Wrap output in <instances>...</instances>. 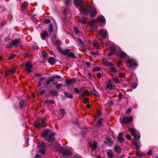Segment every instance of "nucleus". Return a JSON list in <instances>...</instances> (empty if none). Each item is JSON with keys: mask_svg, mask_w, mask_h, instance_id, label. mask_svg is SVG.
<instances>
[{"mask_svg": "<svg viewBox=\"0 0 158 158\" xmlns=\"http://www.w3.org/2000/svg\"><path fill=\"white\" fill-rule=\"evenodd\" d=\"M51 131L49 129H46L44 130L41 135L43 138L47 137L45 140L48 142H50V145L53 146L54 144L53 141L55 139V136L56 133L55 132L50 133Z\"/></svg>", "mask_w": 158, "mask_h": 158, "instance_id": "f257e3e1", "label": "nucleus"}, {"mask_svg": "<svg viewBox=\"0 0 158 158\" xmlns=\"http://www.w3.org/2000/svg\"><path fill=\"white\" fill-rule=\"evenodd\" d=\"M82 13L83 14H89L90 17L92 18L95 17L97 14L95 7L89 4L86 5L85 9L82 11Z\"/></svg>", "mask_w": 158, "mask_h": 158, "instance_id": "f03ea898", "label": "nucleus"}, {"mask_svg": "<svg viewBox=\"0 0 158 158\" xmlns=\"http://www.w3.org/2000/svg\"><path fill=\"white\" fill-rule=\"evenodd\" d=\"M128 130L129 131L131 132L132 135L134 136V138L135 139V141L134 142V144L136 147V149H137L139 148L138 145V140L137 139V135L139 134L137 131L135 129L129 128H128Z\"/></svg>", "mask_w": 158, "mask_h": 158, "instance_id": "7ed1b4c3", "label": "nucleus"}, {"mask_svg": "<svg viewBox=\"0 0 158 158\" xmlns=\"http://www.w3.org/2000/svg\"><path fill=\"white\" fill-rule=\"evenodd\" d=\"M46 120L45 117H44L41 119V122L40 121H36L33 123V126L36 128H38L40 127H45L47 126V125L45 124V122Z\"/></svg>", "mask_w": 158, "mask_h": 158, "instance_id": "20e7f679", "label": "nucleus"}, {"mask_svg": "<svg viewBox=\"0 0 158 158\" xmlns=\"http://www.w3.org/2000/svg\"><path fill=\"white\" fill-rule=\"evenodd\" d=\"M85 1V0H74V5L76 7L81 9L83 11L86 7V5L85 6L83 3Z\"/></svg>", "mask_w": 158, "mask_h": 158, "instance_id": "39448f33", "label": "nucleus"}, {"mask_svg": "<svg viewBox=\"0 0 158 158\" xmlns=\"http://www.w3.org/2000/svg\"><path fill=\"white\" fill-rule=\"evenodd\" d=\"M127 63V66L130 68H135L138 66L137 61L134 60H128Z\"/></svg>", "mask_w": 158, "mask_h": 158, "instance_id": "423d86ee", "label": "nucleus"}, {"mask_svg": "<svg viewBox=\"0 0 158 158\" xmlns=\"http://www.w3.org/2000/svg\"><path fill=\"white\" fill-rule=\"evenodd\" d=\"M70 50L69 49H67L64 50V52L63 53V55L65 56L67 55V58H76V56L72 52H70Z\"/></svg>", "mask_w": 158, "mask_h": 158, "instance_id": "0eeeda50", "label": "nucleus"}, {"mask_svg": "<svg viewBox=\"0 0 158 158\" xmlns=\"http://www.w3.org/2000/svg\"><path fill=\"white\" fill-rule=\"evenodd\" d=\"M21 43V41L20 39H15L12 42H10L9 44L6 46V48H11L12 46H15L16 45Z\"/></svg>", "mask_w": 158, "mask_h": 158, "instance_id": "6e6552de", "label": "nucleus"}, {"mask_svg": "<svg viewBox=\"0 0 158 158\" xmlns=\"http://www.w3.org/2000/svg\"><path fill=\"white\" fill-rule=\"evenodd\" d=\"M25 67V70L28 73H30L31 72V69L32 68V66L29 60L26 62Z\"/></svg>", "mask_w": 158, "mask_h": 158, "instance_id": "1a4fd4ad", "label": "nucleus"}, {"mask_svg": "<svg viewBox=\"0 0 158 158\" xmlns=\"http://www.w3.org/2000/svg\"><path fill=\"white\" fill-rule=\"evenodd\" d=\"M132 119V117L131 116L124 117L123 118L122 122L124 124H127L128 126H130V124L129 123L131 121Z\"/></svg>", "mask_w": 158, "mask_h": 158, "instance_id": "9d476101", "label": "nucleus"}, {"mask_svg": "<svg viewBox=\"0 0 158 158\" xmlns=\"http://www.w3.org/2000/svg\"><path fill=\"white\" fill-rule=\"evenodd\" d=\"M71 151L69 149H65L62 154L63 156L64 157H69L72 155Z\"/></svg>", "mask_w": 158, "mask_h": 158, "instance_id": "9b49d317", "label": "nucleus"}, {"mask_svg": "<svg viewBox=\"0 0 158 158\" xmlns=\"http://www.w3.org/2000/svg\"><path fill=\"white\" fill-rule=\"evenodd\" d=\"M61 44L62 43L60 41H58L57 42L55 45L56 46V49L57 51L63 54V53L64 52V50H63L60 46Z\"/></svg>", "mask_w": 158, "mask_h": 158, "instance_id": "f8f14e48", "label": "nucleus"}, {"mask_svg": "<svg viewBox=\"0 0 158 158\" xmlns=\"http://www.w3.org/2000/svg\"><path fill=\"white\" fill-rule=\"evenodd\" d=\"M97 143L95 141L90 142L89 145L91 148L92 151L95 150L97 148Z\"/></svg>", "mask_w": 158, "mask_h": 158, "instance_id": "ddd939ff", "label": "nucleus"}, {"mask_svg": "<svg viewBox=\"0 0 158 158\" xmlns=\"http://www.w3.org/2000/svg\"><path fill=\"white\" fill-rule=\"evenodd\" d=\"M56 78H57L58 79V80L59 81L60 80V79H62V77H61L59 75H54V76H52L48 77V79H50L51 82L55 81Z\"/></svg>", "mask_w": 158, "mask_h": 158, "instance_id": "4468645a", "label": "nucleus"}, {"mask_svg": "<svg viewBox=\"0 0 158 158\" xmlns=\"http://www.w3.org/2000/svg\"><path fill=\"white\" fill-rule=\"evenodd\" d=\"M99 33L101 36L103 38H106V36L108 34L106 30L105 29H100L99 31Z\"/></svg>", "mask_w": 158, "mask_h": 158, "instance_id": "2eb2a0df", "label": "nucleus"}, {"mask_svg": "<svg viewBox=\"0 0 158 158\" xmlns=\"http://www.w3.org/2000/svg\"><path fill=\"white\" fill-rule=\"evenodd\" d=\"M97 19L98 22H101L103 23V24L102 25L105 24V19L104 17L102 15H101L100 17H97Z\"/></svg>", "mask_w": 158, "mask_h": 158, "instance_id": "dca6fc26", "label": "nucleus"}, {"mask_svg": "<svg viewBox=\"0 0 158 158\" xmlns=\"http://www.w3.org/2000/svg\"><path fill=\"white\" fill-rule=\"evenodd\" d=\"M105 143L109 146H111L113 144L114 141L111 138H107Z\"/></svg>", "mask_w": 158, "mask_h": 158, "instance_id": "f3484780", "label": "nucleus"}, {"mask_svg": "<svg viewBox=\"0 0 158 158\" xmlns=\"http://www.w3.org/2000/svg\"><path fill=\"white\" fill-rule=\"evenodd\" d=\"M56 150L59 153H61L62 154L65 149L64 148L61 146H57L56 147Z\"/></svg>", "mask_w": 158, "mask_h": 158, "instance_id": "a211bd4d", "label": "nucleus"}, {"mask_svg": "<svg viewBox=\"0 0 158 158\" xmlns=\"http://www.w3.org/2000/svg\"><path fill=\"white\" fill-rule=\"evenodd\" d=\"M19 105L20 109H23L24 107H26V103L25 102V100H23V99L20 100L19 102Z\"/></svg>", "mask_w": 158, "mask_h": 158, "instance_id": "6ab92c4d", "label": "nucleus"}, {"mask_svg": "<svg viewBox=\"0 0 158 158\" xmlns=\"http://www.w3.org/2000/svg\"><path fill=\"white\" fill-rule=\"evenodd\" d=\"M123 134L122 133H119L117 137V140L120 143H122L124 141V139L123 137Z\"/></svg>", "mask_w": 158, "mask_h": 158, "instance_id": "aec40b11", "label": "nucleus"}, {"mask_svg": "<svg viewBox=\"0 0 158 158\" xmlns=\"http://www.w3.org/2000/svg\"><path fill=\"white\" fill-rule=\"evenodd\" d=\"M56 61V59L53 57H50L48 59V63L52 65L55 64Z\"/></svg>", "mask_w": 158, "mask_h": 158, "instance_id": "412c9836", "label": "nucleus"}, {"mask_svg": "<svg viewBox=\"0 0 158 158\" xmlns=\"http://www.w3.org/2000/svg\"><path fill=\"white\" fill-rule=\"evenodd\" d=\"M48 36V33L46 31H44L42 33V35L41 36V38L43 40H44L45 39L47 38Z\"/></svg>", "mask_w": 158, "mask_h": 158, "instance_id": "4be33fe9", "label": "nucleus"}, {"mask_svg": "<svg viewBox=\"0 0 158 158\" xmlns=\"http://www.w3.org/2000/svg\"><path fill=\"white\" fill-rule=\"evenodd\" d=\"M103 64L106 65L113 66V64L111 62H109L107 60H105L102 58V59Z\"/></svg>", "mask_w": 158, "mask_h": 158, "instance_id": "5701e85b", "label": "nucleus"}, {"mask_svg": "<svg viewBox=\"0 0 158 158\" xmlns=\"http://www.w3.org/2000/svg\"><path fill=\"white\" fill-rule=\"evenodd\" d=\"M121 148L118 146L116 145L114 148V150L115 152L116 153H119L121 152Z\"/></svg>", "mask_w": 158, "mask_h": 158, "instance_id": "b1692460", "label": "nucleus"}, {"mask_svg": "<svg viewBox=\"0 0 158 158\" xmlns=\"http://www.w3.org/2000/svg\"><path fill=\"white\" fill-rule=\"evenodd\" d=\"M75 80L74 79H70L68 80H66V83L67 85H70L72 84H75Z\"/></svg>", "mask_w": 158, "mask_h": 158, "instance_id": "393cba45", "label": "nucleus"}, {"mask_svg": "<svg viewBox=\"0 0 158 158\" xmlns=\"http://www.w3.org/2000/svg\"><path fill=\"white\" fill-rule=\"evenodd\" d=\"M49 94H51L54 96H57L58 95V93L56 90H51L49 92Z\"/></svg>", "mask_w": 158, "mask_h": 158, "instance_id": "a878e982", "label": "nucleus"}, {"mask_svg": "<svg viewBox=\"0 0 158 158\" xmlns=\"http://www.w3.org/2000/svg\"><path fill=\"white\" fill-rule=\"evenodd\" d=\"M64 96L66 98H72L73 97V95L71 93H69L67 92H64Z\"/></svg>", "mask_w": 158, "mask_h": 158, "instance_id": "bb28decb", "label": "nucleus"}, {"mask_svg": "<svg viewBox=\"0 0 158 158\" xmlns=\"http://www.w3.org/2000/svg\"><path fill=\"white\" fill-rule=\"evenodd\" d=\"M89 94L88 91L87 90H85L84 91L83 93L81 94V96L82 97L85 96H89Z\"/></svg>", "mask_w": 158, "mask_h": 158, "instance_id": "cd10ccee", "label": "nucleus"}, {"mask_svg": "<svg viewBox=\"0 0 158 158\" xmlns=\"http://www.w3.org/2000/svg\"><path fill=\"white\" fill-rule=\"evenodd\" d=\"M126 54L124 52L122 51L119 54V57L122 59L123 58L126 57Z\"/></svg>", "mask_w": 158, "mask_h": 158, "instance_id": "c85d7f7f", "label": "nucleus"}, {"mask_svg": "<svg viewBox=\"0 0 158 158\" xmlns=\"http://www.w3.org/2000/svg\"><path fill=\"white\" fill-rule=\"evenodd\" d=\"M106 88L110 90H112L113 89H115L114 88V86L113 85H111L110 84H106Z\"/></svg>", "mask_w": 158, "mask_h": 158, "instance_id": "c756f323", "label": "nucleus"}, {"mask_svg": "<svg viewBox=\"0 0 158 158\" xmlns=\"http://www.w3.org/2000/svg\"><path fill=\"white\" fill-rule=\"evenodd\" d=\"M67 13L66 11L64 12L63 14V17L61 19L63 22L65 21L66 19Z\"/></svg>", "mask_w": 158, "mask_h": 158, "instance_id": "7c9ffc66", "label": "nucleus"}, {"mask_svg": "<svg viewBox=\"0 0 158 158\" xmlns=\"http://www.w3.org/2000/svg\"><path fill=\"white\" fill-rule=\"evenodd\" d=\"M111 80L113 81H114L115 83L121 84V82L118 80V78L116 77H112Z\"/></svg>", "mask_w": 158, "mask_h": 158, "instance_id": "2f4dec72", "label": "nucleus"}, {"mask_svg": "<svg viewBox=\"0 0 158 158\" xmlns=\"http://www.w3.org/2000/svg\"><path fill=\"white\" fill-rule=\"evenodd\" d=\"M49 30L51 34L52 33L53 30V26L52 24L51 23L49 25Z\"/></svg>", "mask_w": 158, "mask_h": 158, "instance_id": "473e14b6", "label": "nucleus"}, {"mask_svg": "<svg viewBox=\"0 0 158 158\" xmlns=\"http://www.w3.org/2000/svg\"><path fill=\"white\" fill-rule=\"evenodd\" d=\"M46 146V145L44 142L41 143V144L39 145V147L41 148V149L45 148Z\"/></svg>", "mask_w": 158, "mask_h": 158, "instance_id": "72a5a7b5", "label": "nucleus"}, {"mask_svg": "<svg viewBox=\"0 0 158 158\" xmlns=\"http://www.w3.org/2000/svg\"><path fill=\"white\" fill-rule=\"evenodd\" d=\"M110 52L114 54L116 52V50L115 48L113 47H110Z\"/></svg>", "mask_w": 158, "mask_h": 158, "instance_id": "f704fd0d", "label": "nucleus"}, {"mask_svg": "<svg viewBox=\"0 0 158 158\" xmlns=\"http://www.w3.org/2000/svg\"><path fill=\"white\" fill-rule=\"evenodd\" d=\"M51 82V81L50 79H49L45 83H43V86H47L48 85H49L50 82Z\"/></svg>", "mask_w": 158, "mask_h": 158, "instance_id": "c9c22d12", "label": "nucleus"}, {"mask_svg": "<svg viewBox=\"0 0 158 158\" xmlns=\"http://www.w3.org/2000/svg\"><path fill=\"white\" fill-rule=\"evenodd\" d=\"M54 85H56V88L58 89H60L62 86H63V85L62 84H57L56 83H54L53 84Z\"/></svg>", "mask_w": 158, "mask_h": 158, "instance_id": "e433bc0d", "label": "nucleus"}, {"mask_svg": "<svg viewBox=\"0 0 158 158\" xmlns=\"http://www.w3.org/2000/svg\"><path fill=\"white\" fill-rule=\"evenodd\" d=\"M112 152L109 151L107 153V154L108 156V158H112L113 156L112 154Z\"/></svg>", "mask_w": 158, "mask_h": 158, "instance_id": "4c0bfd02", "label": "nucleus"}, {"mask_svg": "<svg viewBox=\"0 0 158 158\" xmlns=\"http://www.w3.org/2000/svg\"><path fill=\"white\" fill-rule=\"evenodd\" d=\"M110 70L114 73L117 72V70L115 68L113 67H111L110 68Z\"/></svg>", "mask_w": 158, "mask_h": 158, "instance_id": "58836bf2", "label": "nucleus"}, {"mask_svg": "<svg viewBox=\"0 0 158 158\" xmlns=\"http://www.w3.org/2000/svg\"><path fill=\"white\" fill-rule=\"evenodd\" d=\"M48 56V54L46 51H45L42 54V56L44 58H46Z\"/></svg>", "mask_w": 158, "mask_h": 158, "instance_id": "ea45409f", "label": "nucleus"}, {"mask_svg": "<svg viewBox=\"0 0 158 158\" xmlns=\"http://www.w3.org/2000/svg\"><path fill=\"white\" fill-rule=\"evenodd\" d=\"M71 0H66L65 2V5L66 6H68L70 3Z\"/></svg>", "mask_w": 158, "mask_h": 158, "instance_id": "a19ab883", "label": "nucleus"}, {"mask_svg": "<svg viewBox=\"0 0 158 158\" xmlns=\"http://www.w3.org/2000/svg\"><path fill=\"white\" fill-rule=\"evenodd\" d=\"M51 22V20L50 19H46L44 20V21L43 22V23L47 24V23H50Z\"/></svg>", "mask_w": 158, "mask_h": 158, "instance_id": "79ce46f5", "label": "nucleus"}, {"mask_svg": "<svg viewBox=\"0 0 158 158\" xmlns=\"http://www.w3.org/2000/svg\"><path fill=\"white\" fill-rule=\"evenodd\" d=\"M89 99L88 98H84L83 100V102L85 104L87 103L88 102Z\"/></svg>", "mask_w": 158, "mask_h": 158, "instance_id": "37998d69", "label": "nucleus"}, {"mask_svg": "<svg viewBox=\"0 0 158 158\" xmlns=\"http://www.w3.org/2000/svg\"><path fill=\"white\" fill-rule=\"evenodd\" d=\"M101 67H96L93 69V71H99L101 69Z\"/></svg>", "mask_w": 158, "mask_h": 158, "instance_id": "c03bdc74", "label": "nucleus"}, {"mask_svg": "<svg viewBox=\"0 0 158 158\" xmlns=\"http://www.w3.org/2000/svg\"><path fill=\"white\" fill-rule=\"evenodd\" d=\"M15 55H14L13 54H11L10 55V56H9V57L8 58V60H10L15 57Z\"/></svg>", "mask_w": 158, "mask_h": 158, "instance_id": "a18cd8bd", "label": "nucleus"}, {"mask_svg": "<svg viewBox=\"0 0 158 158\" xmlns=\"http://www.w3.org/2000/svg\"><path fill=\"white\" fill-rule=\"evenodd\" d=\"M102 118H100L99 119V120L97 122V124H98L100 125H102Z\"/></svg>", "mask_w": 158, "mask_h": 158, "instance_id": "49530a36", "label": "nucleus"}, {"mask_svg": "<svg viewBox=\"0 0 158 158\" xmlns=\"http://www.w3.org/2000/svg\"><path fill=\"white\" fill-rule=\"evenodd\" d=\"M39 152L41 153L43 155L45 154L46 153V151L44 149H41Z\"/></svg>", "mask_w": 158, "mask_h": 158, "instance_id": "de8ad7c7", "label": "nucleus"}, {"mask_svg": "<svg viewBox=\"0 0 158 158\" xmlns=\"http://www.w3.org/2000/svg\"><path fill=\"white\" fill-rule=\"evenodd\" d=\"M59 111L61 114L62 115H64L65 113V111L64 109H60L59 110Z\"/></svg>", "mask_w": 158, "mask_h": 158, "instance_id": "09e8293b", "label": "nucleus"}, {"mask_svg": "<svg viewBox=\"0 0 158 158\" xmlns=\"http://www.w3.org/2000/svg\"><path fill=\"white\" fill-rule=\"evenodd\" d=\"M94 22L93 20H91L89 22V24L92 27L94 25Z\"/></svg>", "mask_w": 158, "mask_h": 158, "instance_id": "8fccbe9b", "label": "nucleus"}, {"mask_svg": "<svg viewBox=\"0 0 158 158\" xmlns=\"http://www.w3.org/2000/svg\"><path fill=\"white\" fill-rule=\"evenodd\" d=\"M131 86L133 89H135L137 86V83L135 82Z\"/></svg>", "mask_w": 158, "mask_h": 158, "instance_id": "3c124183", "label": "nucleus"}, {"mask_svg": "<svg viewBox=\"0 0 158 158\" xmlns=\"http://www.w3.org/2000/svg\"><path fill=\"white\" fill-rule=\"evenodd\" d=\"M136 156L137 157H142L143 155L142 154H140L138 152L136 153Z\"/></svg>", "mask_w": 158, "mask_h": 158, "instance_id": "603ef678", "label": "nucleus"}, {"mask_svg": "<svg viewBox=\"0 0 158 158\" xmlns=\"http://www.w3.org/2000/svg\"><path fill=\"white\" fill-rule=\"evenodd\" d=\"M10 73H14L15 72V68H12L11 70H10Z\"/></svg>", "mask_w": 158, "mask_h": 158, "instance_id": "864d4df0", "label": "nucleus"}, {"mask_svg": "<svg viewBox=\"0 0 158 158\" xmlns=\"http://www.w3.org/2000/svg\"><path fill=\"white\" fill-rule=\"evenodd\" d=\"M78 41L80 44L82 46H84V44L82 41L80 39H78Z\"/></svg>", "mask_w": 158, "mask_h": 158, "instance_id": "5fc2aeb1", "label": "nucleus"}, {"mask_svg": "<svg viewBox=\"0 0 158 158\" xmlns=\"http://www.w3.org/2000/svg\"><path fill=\"white\" fill-rule=\"evenodd\" d=\"M55 101L53 100L48 99V104H54Z\"/></svg>", "mask_w": 158, "mask_h": 158, "instance_id": "6e6d98bb", "label": "nucleus"}, {"mask_svg": "<svg viewBox=\"0 0 158 158\" xmlns=\"http://www.w3.org/2000/svg\"><path fill=\"white\" fill-rule=\"evenodd\" d=\"M73 90L75 91V92L77 94H79L80 93V91L79 89H78L77 88H74Z\"/></svg>", "mask_w": 158, "mask_h": 158, "instance_id": "4d7b16f0", "label": "nucleus"}, {"mask_svg": "<svg viewBox=\"0 0 158 158\" xmlns=\"http://www.w3.org/2000/svg\"><path fill=\"white\" fill-rule=\"evenodd\" d=\"M74 30L75 32V33L76 34H78L79 32V31H78V28L77 27H74Z\"/></svg>", "mask_w": 158, "mask_h": 158, "instance_id": "13d9d810", "label": "nucleus"}, {"mask_svg": "<svg viewBox=\"0 0 158 158\" xmlns=\"http://www.w3.org/2000/svg\"><path fill=\"white\" fill-rule=\"evenodd\" d=\"M148 156H150L152 154V151L150 150L148 151L147 153Z\"/></svg>", "mask_w": 158, "mask_h": 158, "instance_id": "bf43d9fd", "label": "nucleus"}, {"mask_svg": "<svg viewBox=\"0 0 158 158\" xmlns=\"http://www.w3.org/2000/svg\"><path fill=\"white\" fill-rule=\"evenodd\" d=\"M126 138L128 140H130L131 139V137L129 134H127L126 135Z\"/></svg>", "mask_w": 158, "mask_h": 158, "instance_id": "052dcab7", "label": "nucleus"}, {"mask_svg": "<svg viewBox=\"0 0 158 158\" xmlns=\"http://www.w3.org/2000/svg\"><path fill=\"white\" fill-rule=\"evenodd\" d=\"M94 45L95 46L96 48H98L99 47V45L97 43H93Z\"/></svg>", "mask_w": 158, "mask_h": 158, "instance_id": "680f3d73", "label": "nucleus"}, {"mask_svg": "<svg viewBox=\"0 0 158 158\" xmlns=\"http://www.w3.org/2000/svg\"><path fill=\"white\" fill-rule=\"evenodd\" d=\"M27 5L24 3L22 4V6L23 8L24 9H26L27 6Z\"/></svg>", "mask_w": 158, "mask_h": 158, "instance_id": "e2e57ef3", "label": "nucleus"}, {"mask_svg": "<svg viewBox=\"0 0 158 158\" xmlns=\"http://www.w3.org/2000/svg\"><path fill=\"white\" fill-rule=\"evenodd\" d=\"M32 48L33 49H35V50H37L39 49V48L38 47L36 46V45H33L32 46Z\"/></svg>", "mask_w": 158, "mask_h": 158, "instance_id": "0e129e2a", "label": "nucleus"}, {"mask_svg": "<svg viewBox=\"0 0 158 158\" xmlns=\"http://www.w3.org/2000/svg\"><path fill=\"white\" fill-rule=\"evenodd\" d=\"M101 74L100 73H98L97 74V76L98 78H100L101 77Z\"/></svg>", "mask_w": 158, "mask_h": 158, "instance_id": "69168bd1", "label": "nucleus"}, {"mask_svg": "<svg viewBox=\"0 0 158 158\" xmlns=\"http://www.w3.org/2000/svg\"><path fill=\"white\" fill-rule=\"evenodd\" d=\"M35 76L37 77H40L41 76V75L40 73H36L35 74Z\"/></svg>", "mask_w": 158, "mask_h": 158, "instance_id": "338daca9", "label": "nucleus"}, {"mask_svg": "<svg viewBox=\"0 0 158 158\" xmlns=\"http://www.w3.org/2000/svg\"><path fill=\"white\" fill-rule=\"evenodd\" d=\"M24 54L25 56L27 57H29L30 56V54L28 52H25Z\"/></svg>", "mask_w": 158, "mask_h": 158, "instance_id": "774afa93", "label": "nucleus"}]
</instances>
